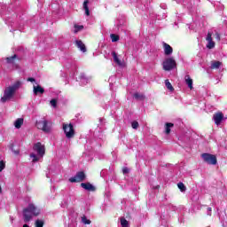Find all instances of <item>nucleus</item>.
I'll return each instance as SVG.
<instances>
[{
    "instance_id": "f257e3e1",
    "label": "nucleus",
    "mask_w": 227,
    "mask_h": 227,
    "mask_svg": "<svg viewBox=\"0 0 227 227\" xmlns=\"http://www.w3.org/2000/svg\"><path fill=\"white\" fill-rule=\"evenodd\" d=\"M37 215H40V208L35 206V204H28L27 207L23 209L24 223H29L33 216L37 217Z\"/></svg>"
},
{
    "instance_id": "f03ea898",
    "label": "nucleus",
    "mask_w": 227,
    "mask_h": 227,
    "mask_svg": "<svg viewBox=\"0 0 227 227\" xmlns=\"http://www.w3.org/2000/svg\"><path fill=\"white\" fill-rule=\"evenodd\" d=\"M36 127L39 130H43L45 134H51L52 130V122H49L47 120L36 121Z\"/></svg>"
},
{
    "instance_id": "7ed1b4c3",
    "label": "nucleus",
    "mask_w": 227,
    "mask_h": 227,
    "mask_svg": "<svg viewBox=\"0 0 227 227\" xmlns=\"http://www.w3.org/2000/svg\"><path fill=\"white\" fill-rule=\"evenodd\" d=\"M15 93L17 92L11 86L6 87L4 90V96L1 98L2 104L10 102L15 97Z\"/></svg>"
},
{
    "instance_id": "20e7f679",
    "label": "nucleus",
    "mask_w": 227,
    "mask_h": 227,
    "mask_svg": "<svg viewBox=\"0 0 227 227\" xmlns=\"http://www.w3.org/2000/svg\"><path fill=\"white\" fill-rule=\"evenodd\" d=\"M162 66L165 72H171V70L176 68V61L173 58H168L163 61Z\"/></svg>"
},
{
    "instance_id": "39448f33",
    "label": "nucleus",
    "mask_w": 227,
    "mask_h": 227,
    "mask_svg": "<svg viewBox=\"0 0 227 227\" xmlns=\"http://www.w3.org/2000/svg\"><path fill=\"white\" fill-rule=\"evenodd\" d=\"M62 127H63V130L66 135V137H67V139H72V137L75 136V129H74V124L63 123Z\"/></svg>"
},
{
    "instance_id": "423d86ee",
    "label": "nucleus",
    "mask_w": 227,
    "mask_h": 227,
    "mask_svg": "<svg viewBox=\"0 0 227 227\" xmlns=\"http://www.w3.org/2000/svg\"><path fill=\"white\" fill-rule=\"evenodd\" d=\"M201 158L204 162H207V164H210L211 166H215V164H217V157L214 154L204 153L201 154Z\"/></svg>"
},
{
    "instance_id": "0eeeda50",
    "label": "nucleus",
    "mask_w": 227,
    "mask_h": 227,
    "mask_svg": "<svg viewBox=\"0 0 227 227\" xmlns=\"http://www.w3.org/2000/svg\"><path fill=\"white\" fill-rule=\"evenodd\" d=\"M84 180H86V174H84V171H79L74 177L69 178V182H71V184L84 182Z\"/></svg>"
},
{
    "instance_id": "6e6552de",
    "label": "nucleus",
    "mask_w": 227,
    "mask_h": 227,
    "mask_svg": "<svg viewBox=\"0 0 227 227\" xmlns=\"http://www.w3.org/2000/svg\"><path fill=\"white\" fill-rule=\"evenodd\" d=\"M33 150L34 152H36L37 155L40 157H43V155H45V145H42L40 142L34 145Z\"/></svg>"
},
{
    "instance_id": "1a4fd4ad",
    "label": "nucleus",
    "mask_w": 227,
    "mask_h": 227,
    "mask_svg": "<svg viewBox=\"0 0 227 227\" xmlns=\"http://www.w3.org/2000/svg\"><path fill=\"white\" fill-rule=\"evenodd\" d=\"M213 120L215 123V125H221L223 120H224V114H223V112H218L214 114L213 115Z\"/></svg>"
},
{
    "instance_id": "9d476101",
    "label": "nucleus",
    "mask_w": 227,
    "mask_h": 227,
    "mask_svg": "<svg viewBox=\"0 0 227 227\" xmlns=\"http://www.w3.org/2000/svg\"><path fill=\"white\" fill-rule=\"evenodd\" d=\"M5 61L8 65H15V61H20V59L17 54H14L11 57H6Z\"/></svg>"
},
{
    "instance_id": "9b49d317",
    "label": "nucleus",
    "mask_w": 227,
    "mask_h": 227,
    "mask_svg": "<svg viewBox=\"0 0 227 227\" xmlns=\"http://www.w3.org/2000/svg\"><path fill=\"white\" fill-rule=\"evenodd\" d=\"M162 45L165 56H171L173 54V47L168 44V43H163Z\"/></svg>"
},
{
    "instance_id": "f8f14e48",
    "label": "nucleus",
    "mask_w": 227,
    "mask_h": 227,
    "mask_svg": "<svg viewBox=\"0 0 227 227\" xmlns=\"http://www.w3.org/2000/svg\"><path fill=\"white\" fill-rule=\"evenodd\" d=\"M81 187L82 189H85V191H90V192H95L97 191V188L91 184V183H82Z\"/></svg>"
},
{
    "instance_id": "ddd939ff",
    "label": "nucleus",
    "mask_w": 227,
    "mask_h": 227,
    "mask_svg": "<svg viewBox=\"0 0 227 227\" xmlns=\"http://www.w3.org/2000/svg\"><path fill=\"white\" fill-rule=\"evenodd\" d=\"M33 92L35 96L43 95V93H45V89H43V87H42L41 85H34Z\"/></svg>"
},
{
    "instance_id": "4468645a",
    "label": "nucleus",
    "mask_w": 227,
    "mask_h": 227,
    "mask_svg": "<svg viewBox=\"0 0 227 227\" xmlns=\"http://www.w3.org/2000/svg\"><path fill=\"white\" fill-rule=\"evenodd\" d=\"M75 45L82 52H86V45L81 40H76Z\"/></svg>"
},
{
    "instance_id": "2eb2a0df",
    "label": "nucleus",
    "mask_w": 227,
    "mask_h": 227,
    "mask_svg": "<svg viewBox=\"0 0 227 227\" xmlns=\"http://www.w3.org/2000/svg\"><path fill=\"white\" fill-rule=\"evenodd\" d=\"M172 127H175V124L173 122L165 123V134H171Z\"/></svg>"
},
{
    "instance_id": "dca6fc26",
    "label": "nucleus",
    "mask_w": 227,
    "mask_h": 227,
    "mask_svg": "<svg viewBox=\"0 0 227 227\" xmlns=\"http://www.w3.org/2000/svg\"><path fill=\"white\" fill-rule=\"evenodd\" d=\"M88 4H90V0H84L83 10L85 11V15H87V17H90V7H88Z\"/></svg>"
},
{
    "instance_id": "f3484780",
    "label": "nucleus",
    "mask_w": 227,
    "mask_h": 227,
    "mask_svg": "<svg viewBox=\"0 0 227 227\" xmlns=\"http://www.w3.org/2000/svg\"><path fill=\"white\" fill-rule=\"evenodd\" d=\"M112 56L114 58V63H116L119 67H121V65H123L121 63V60H120V59L118 58V54H116V51H113Z\"/></svg>"
},
{
    "instance_id": "a211bd4d",
    "label": "nucleus",
    "mask_w": 227,
    "mask_h": 227,
    "mask_svg": "<svg viewBox=\"0 0 227 227\" xmlns=\"http://www.w3.org/2000/svg\"><path fill=\"white\" fill-rule=\"evenodd\" d=\"M222 65H223V62L221 61H213L211 62V69L217 70L218 68L221 67Z\"/></svg>"
},
{
    "instance_id": "6ab92c4d",
    "label": "nucleus",
    "mask_w": 227,
    "mask_h": 227,
    "mask_svg": "<svg viewBox=\"0 0 227 227\" xmlns=\"http://www.w3.org/2000/svg\"><path fill=\"white\" fill-rule=\"evenodd\" d=\"M24 125V119L23 118H18L14 122V127L16 129H20Z\"/></svg>"
},
{
    "instance_id": "aec40b11",
    "label": "nucleus",
    "mask_w": 227,
    "mask_h": 227,
    "mask_svg": "<svg viewBox=\"0 0 227 227\" xmlns=\"http://www.w3.org/2000/svg\"><path fill=\"white\" fill-rule=\"evenodd\" d=\"M22 86V82L16 81L11 87L17 92V90Z\"/></svg>"
},
{
    "instance_id": "412c9836",
    "label": "nucleus",
    "mask_w": 227,
    "mask_h": 227,
    "mask_svg": "<svg viewBox=\"0 0 227 227\" xmlns=\"http://www.w3.org/2000/svg\"><path fill=\"white\" fill-rule=\"evenodd\" d=\"M185 82L188 85V88H190V90H192V80L191 79L190 75L185 76Z\"/></svg>"
},
{
    "instance_id": "4be33fe9",
    "label": "nucleus",
    "mask_w": 227,
    "mask_h": 227,
    "mask_svg": "<svg viewBox=\"0 0 227 227\" xmlns=\"http://www.w3.org/2000/svg\"><path fill=\"white\" fill-rule=\"evenodd\" d=\"M133 97H134V98H136V100H145V98H146V97L144 96V94H141V93H138V92L135 93L133 95Z\"/></svg>"
},
{
    "instance_id": "5701e85b",
    "label": "nucleus",
    "mask_w": 227,
    "mask_h": 227,
    "mask_svg": "<svg viewBox=\"0 0 227 227\" xmlns=\"http://www.w3.org/2000/svg\"><path fill=\"white\" fill-rule=\"evenodd\" d=\"M165 86L169 91H175V88H173V85L169 82V80H165Z\"/></svg>"
},
{
    "instance_id": "b1692460",
    "label": "nucleus",
    "mask_w": 227,
    "mask_h": 227,
    "mask_svg": "<svg viewBox=\"0 0 227 227\" xmlns=\"http://www.w3.org/2000/svg\"><path fill=\"white\" fill-rule=\"evenodd\" d=\"M177 187L181 191V192H185V191H187V187H185V184H184V183L182 182L177 184Z\"/></svg>"
},
{
    "instance_id": "393cba45",
    "label": "nucleus",
    "mask_w": 227,
    "mask_h": 227,
    "mask_svg": "<svg viewBox=\"0 0 227 227\" xmlns=\"http://www.w3.org/2000/svg\"><path fill=\"white\" fill-rule=\"evenodd\" d=\"M121 227H129V221L125 217H121Z\"/></svg>"
},
{
    "instance_id": "a878e982",
    "label": "nucleus",
    "mask_w": 227,
    "mask_h": 227,
    "mask_svg": "<svg viewBox=\"0 0 227 227\" xmlns=\"http://www.w3.org/2000/svg\"><path fill=\"white\" fill-rule=\"evenodd\" d=\"M110 38H111L112 42H118V40H120V35H118L116 34H111Z\"/></svg>"
},
{
    "instance_id": "bb28decb",
    "label": "nucleus",
    "mask_w": 227,
    "mask_h": 227,
    "mask_svg": "<svg viewBox=\"0 0 227 227\" xmlns=\"http://www.w3.org/2000/svg\"><path fill=\"white\" fill-rule=\"evenodd\" d=\"M82 29H84V26H82V25H74V33H79V31H82Z\"/></svg>"
},
{
    "instance_id": "cd10ccee",
    "label": "nucleus",
    "mask_w": 227,
    "mask_h": 227,
    "mask_svg": "<svg viewBox=\"0 0 227 227\" xmlns=\"http://www.w3.org/2000/svg\"><path fill=\"white\" fill-rule=\"evenodd\" d=\"M214 47H215V43L214 41H207V48L214 49Z\"/></svg>"
},
{
    "instance_id": "c85d7f7f",
    "label": "nucleus",
    "mask_w": 227,
    "mask_h": 227,
    "mask_svg": "<svg viewBox=\"0 0 227 227\" xmlns=\"http://www.w3.org/2000/svg\"><path fill=\"white\" fill-rule=\"evenodd\" d=\"M82 223H83V224H91V220H88L86 215H83L82 217Z\"/></svg>"
},
{
    "instance_id": "c756f323",
    "label": "nucleus",
    "mask_w": 227,
    "mask_h": 227,
    "mask_svg": "<svg viewBox=\"0 0 227 227\" xmlns=\"http://www.w3.org/2000/svg\"><path fill=\"white\" fill-rule=\"evenodd\" d=\"M43 224H45V223L42 220L35 221V227H43Z\"/></svg>"
},
{
    "instance_id": "7c9ffc66",
    "label": "nucleus",
    "mask_w": 227,
    "mask_h": 227,
    "mask_svg": "<svg viewBox=\"0 0 227 227\" xmlns=\"http://www.w3.org/2000/svg\"><path fill=\"white\" fill-rule=\"evenodd\" d=\"M30 157H31V159H33V160H32V162H38V160H40L38 159V156H36V154H35V153H31V154H30Z\"/></svg>"
},
{
    "instance_id": "2f4dec72",
    "label": "nucleus",
    "mask_w": 227,
    "mask_h": 227,
    "mask_svg": "<svg viewBox=\"0 0 227 227\" xmlns=\"http://www.w3.org/2000/svg\"><path fill=\"white\" fill-rule=\"evenodd\" d=\"M131 127H132V129H138L139 128V122H137V121H132L131 122Z\"/></svg>"
},
{
    "instance_id": "473e14b6",
    "label": "nucleus",
    "mask_w": 227,
    "mask_h": 227,
    "mask_svg": "<svg viewBox=\"0 0 227 227\" xmlns=\"http://www.w3.org/2000/svg\"><path fill=\"white\" fill-rule=\"evenodd\" d=\"M6 168V163L4 160H0V173L3 172V169Z\"/></svg>"
},
{
    "instance_id": "72a5a7b5",
    "label": "nucleus",
    "mask_w": 227,
    "mask_h": 227,
    "mask_svg": "<svg viewBox=\"0 0 227 227\" xmlns=\"http://www.w3.org/2000/svg\"><path fill=\"white\" fill-rule=\"evenodd\" d=\"M50 104H51V106H52V107H57V106H58V100H57V99H51V100L50 101Z\"/></svg>"
},
{
    "instance_id": "f704fd0d",
    "label": "nucleus",
    "mask_w": 227,
    "mask_h": 227,
    "mask_svg": "<svg viewBox=\"0 0 227 227\" xmlns=\"http://www.w3.org/2000/svg\"><path fill=\"white\" fill-rule=\"evenodd\" d=\"M207 42H212V33L208 32L206 37Z\"/></svg>"
},
{
    "instance_id": "c9c22d12",
    "label": "nucleus",
    "mask_w": 227,
    "mask_h": 227,
    "mask_svg": "<svg viewBox=\"0 0 227 227\" xmlns=\"http://www.w3.org/2000/svg\"><path fill=\"white\" fill-rule=\"evenodd\" d=\"M27 81L28 82H36V80H35V78H33V77H28V78L27 79Z\"/></svg>"
},
{
    "instance_id": "e433bc0d",
    "label": "nucleus",
    "mask_w": 227,
    "mask_h": 227,
    "mask_svg": "<svg viewBox=\"0 0 227 227\" xmlns=\"http://www.w3.org/2000/svg\"><path fill=\"white\" fill-rule=\"evenodd\" d=\"M129 168H127V167H124L123 168H122V173H123V175H127V173H129Z\"/></svg>"
},
{
    "instance_id": "4c0bfd02",
    "label": "nucleus",
    "mask_w": 227,
    "mask_h": 227,
    "mask_svg": "<svg viewBox=\"0 0 227 227\" xmlns=\"http://www.w3.org/2000/svg\"><path fill=\"white\" fill-rule=\"evenodd\" d=\"M215 40H217L218 42H221V35H219V33L215 34Z\"/></svg>"
},
{
    "instance_id": "58836bf2",
    "label": "nucleus",
    "mask_w": 227,
    "mask_h": 227,
    "mask_svg": "<svg viewBox=\"0 0 227 227\" xmlns=\"http://www.w3.org/2000/svg\"><path fill=\"white\" fill-rule=\"evenodd\" d=\"M207 212H209V215H210V214H212V207H207Z\"/></svg>"
},
{
    "instance_id": "ea45409f",
    "label": "nucleus",
    "mask_w": 227,
    "mask_h": 227,
    "mask_svg": "<svg viewBox=\"0 0 227 227\" xmlns=\"http://www.w3.org/2000/svg\"><path fill=\"white\" fill-rule=\"evenodd\" d=\"M3 193V187L1 186V182H0V194Z\"/></svg>"
},
{
    "instance_id": "a19ab883",
    "label": "nucleus",
    "mask_w": 227,
    "mask_h": 227,
    "mask_svg": "<svg viewBox=\"0 0 227 227\" xmlns=\"http://www.w3.org/2000/svg\"><path fill=\"white\" fill-rule=\"evenodd\" d=\"M23 227H29V225H27V224L25 223V224L23 225Z\"/></svg>"
}]
</instances>
